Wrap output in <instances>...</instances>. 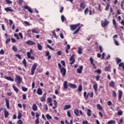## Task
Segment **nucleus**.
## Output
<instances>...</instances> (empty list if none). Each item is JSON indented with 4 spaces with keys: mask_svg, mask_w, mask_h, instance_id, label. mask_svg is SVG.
I'll list each match as a JSON object with an SVG mask.
<instances>
[{
    "mask_svg": "<svg viewBox=\"0 0 124 124\" xmlns=\"http://www.w3.org/2000/svg\"><path fill=\"white\" fill-rule=\"evenodd\" d=\"M80 23H77L76 24H72L70 25V30L71 31H75L76 29H77L73 33V34L75 35L76 33L79 32L80 30H81V27H80Z\"/></svg>",
    "mask_w": 124,
    "mask_h": 124,
    "instance_id": "nucleus-1",
    "label": "nucleus"
},
{
    "mask_svg": "<svg viewBox=\"0 0 124 124\" xmlns=\"http://www.w3.org/2000/svg\"><path fill=\"white\" fill-rule=\"evenodd\" d=\"M36 67H37V63H35L33 64L31 68V75H34V72H35V70H36Z\"/></svg>",
    "mask_w": 124,
    "mask_h": 124,
    "instance_id": "nucleus-2",
    "label": "nucleus"
},
{
    "mask_svg": "<svg viewBox=\"0 0 124 124\" xmlns=\"http://www.w3.org/2000/svg\"><path fill=\"white\" fill-rule=\"evenodd\" d=\"M31 54H32V49H31L30 52H27V58L28 59H31V60H32V61H34V60H35V58L34 56H31Z\"/></svg>",
    "mask_w": 124,
    "mask_h": 124,
    "instance_id": "nucleus-3",
    "label": "nucleus"
},
{
    "mask_svg": "<svg viewBox=\"0 0 124 124\" xmlns=\"http://www.w3.org/2000/svg\"><path fill=\"white\" fill-rule=\"evenodd\" d=\"M22 78L21 76L17 75L15 78V82L18 84V85H20L21 84V82H22Z\"/></svg>",
    "mask_w": 124,
    "mask_h": 124,
    "instance_id": "nucleus-4",
    "label": "nucleus"
},
{
    "mask_svg": "<svg viewBox=\"0 0 124 124\" xmlns=\"http://www.w3.org/2000/svg\"><path fill=\"white\" fill-rule=\"evenodd\" d=\"M109 21H108L107 19H105L104 22L103 21V20H102L101 26L102 27H103L104 28L105 27L108 26V25H109Z\"/></svg>",
    "mask_w": 124,
    "mask_h": 124,
    "instance_id": "nucleus-5",
    "label": "nucleus"
},
{
    "mask_svg": "<svg viewBox=\"0 0 124 124\" xmlns=\"http://www.w3.org/2000/svg\"><path fill=\"white\" fill-rule=\"evenodd\" d=\"M60 71L62 76L64 77V76H65V74H66V69H65V68L62 67V69H60Z\"/></svg>",
    "mask_w": 124,
    "mask_h": 124,
    "instance_id": "nucleus-6",
    "label": "nucleus"
},
{
    "mask_svg": "<svg viewBox=\"0 0 124 124\" xmlns=\"http://www.w3.org/2000/svg\"><path fill=\"white\" fill-rule=\"evenodd\" d=\"M26 44L27 45H30V46H32V45H36V43L32 41L28 40L26 42Z\"/></svg>",
    "mask_w": 124,
    "mask_h": 124,
    "instance_id": "nucleus-7",
    "label": "nucleus"
},
{
    "mask_svg": "<svg viewBox=\"0 0 124 124\" xmlns=\"http://www.w3.org/2000/svg\"><path fill=\"white\" fill-rule=\"evenodd\" d=\"M70 64H73L75 62V59H74V55H72L70 58Z\"/></svg>",
    "mask_w": 124,
    "mask_h": 124,
    "instance_id": "nucleus-8",
    "label": "nucleus"
},
{
    "mask_svg": "<svg viewBox=\"0 0 124 124\" xmlns=\"http://www.w3.org/2000/svg\"><path fill=\"white\" fill-rule=\"evenodd\" d=\"M23 8H25V9H27L28 11L30 12V13H32V10L31 8H30L28 6L24 5L23 6Z\"/></svg>",
    "mask_w": 124,
    "mask_h": 124,
    "instance_id": "nucleus-9",
    "label": "nucleus"
},
{
    "mask_svg": "<svg viewBox=\"0 0 124 124\" xmlns=\"http://www.w3.org/2000/svg\"><path fill=\"white\" fill-rule=\"evenodd\" d=\"M68 87L71 89H76L77 88V85L75 84L70 83L68 84Z\"/></svg>",
    "mask_w": 124,
    "mask_h": 124,
    "instance_id": "nucleus-10",
    "label": "nucleus"
},
{
    "mask_svg": "<svg viewBox=\"0 0 124 124\" xmlns=\"http://www.w3.org/2000/svg\"><path fill=\"white\" fill-rule=\"evenodd\" d=\"M43 93V91H42V89L41 88H39L37 90V93L39 95H42V93Z\"/></svg>",
    "mask_w": 124,
    "mask_h": 124,
    "instance_id": "nucleus-11",
    "label": "nucleus"
},
{
    "mask_svg": "<svg viewBox=\"0 0 124 124\" xmlns=\"http://www.w3.org/2000/svg\"><path fill=\"white\" fill-rule=\"evenodd\" d=\"M82 70H83V66H80L79 68L77 69V73L81 74L82 73Z\"/></svg>",
    "mask_w": 124,
    "mask_h": 124,
    "instance_id": "nucleus-12",
    "label": "nucleus"
},
{
    "mask_svg": "<svg viewBox=\"0 0 124 124\" xmlns=\"http://www.w3.org/2000/svg\"><path fill=\"white\" fill-rule=\"evenodd\" d=\"M4 79H6V80H8V81H11V82L14 81V79L10 77H4Z\"/></svg>",
    "mask_w": 124,
    "mask_h": 124,
    "instance_id": "nucleus-13",
    "label": "nucleus"
},
{
    "mask_svg": "<svg viewBox=\"0 0 124 124\" xmlns=\"http://www.w3.org/2000/svg\"><path fill=\"white\" fill-rule=\"evenodd\" d=\"M46 94H47L46 93H44L43 96L41 97V101H42V102L45 101V99H46Z\"/></svg>",
    "mask_w": 124,
    "mask_h": 124,
    "instance_id": "nucleus-14",
    "label": "nucleus"
},
{
    "mask_svg": "<svg viewBox=\"0 0 124 124\" xmlns=\"http://www.w3.org/2000/svg\"><path fill=\"white\" fill-rule=\"evenodd\" d=\"M4 117L5 118H8V116H9V112H8V111H7V110H5L4 111Z\"/></svg>",
    "mask_w": 124,
    "mask_h": 124,
    "instance_id": "nucleus-15",
    "label": "nucleus"
},
{
    "mask_svg": "<svg viewBox=\"0 0 124 124\" xmlns=\"http://www.w3.org/2000/svg\"><path fill=\"white\" fill-rule=\"evenodd\" d=\"M54 106L52 107V109L55 110V109L57 108V107H58V102H57V100H54Z\"/></svg>",
    "mask_w": 124,
    "mask_h": 124,
    "instance_id": "nucleus-16",
    "label": "nucleus"
},
{
    "mask_svg": "<svg viewBox=\"0 0 124 124\" xmlns=\"http://www.w3.org/2000/svg\"><path fill=\"white\" fill-rule=\"evenodd\" d=\"M71 108V105H65V107L63 108V110H67L68 109H70Z\"/></svg>",
    "mask_w": 124,
    "mask_h": 124,
    "instance_id": "nucleus-17",
    "label": "nucleus"
},
{
    "mask_svg": "<svg viewBox=\"0 0 124 124\" xmlns=\"http://www.w3.org/2000/svg\"><path fill=\"white\" fill-rule=\"evenodd\" d=\"M93 89L95 91V93H96V95H97V84H95L93 85Z\"/></svg>",
    "mask_w": 124,
    "mask_h": 124,
    "instance_id": "nucleus-18",
    "label": "nucleus"
},
{
    "mask_svg": "<svg viewBox=\"0 0 124 124\" xmlns=\"http://www.w3.org/2000/svg\"><path fill=\"white\" fill-rule=\"evenodd\" d=\"M4 10L6 12H13V9H10L9 7L5 8Z\"/></svg>",
    "mask_w": 124,
    "mask_h": 124,
    "instance_id": "nucleus-19",
    "label": "nucleus"
},
{
    "mask_svg": "<svg viewBox=\"0 0 124 124\" xmlns=\"http://www.w3.org/2000/svg\"><path fill=\"white\" fill-rule=\"evenodd\" d=\"M13 88L14 89V91L16 92V93H19V89L16 87V86L13 85Z\"/></svg>",
    "mask_w": 124,
    "mask_h": 124,
    "instance_id": "nucleus-20",
    "label": "nucleus"
},
{
    "mask_svg": "<svg viewBox=\"0 0 124 124\" xmlns=\"http://www.w3.org/2000/svg\"><path fill=\"white\" fill-rule=\"evenodd\" d=\"M87 114L88 117H91L92 116V110L90 109H87Z\"/></svg>",
    "mask_w": 124,
    "mask_h": 124,
    "instance_id": "nucleus-21",
    "label": "nucleus"
},
{
    "mask_svg": "<svg viewBox=\"0 0 124 124\" xmlns=\"http://www.w3.org/2000/svg\"><path fill=\"white\" fill-rule=\"evenodd\" d=\"M5 102L6 104V107L7 109H9L10 106H9V101H8V99H5Z\"/></svg>",
    "mask_w": 124,
    "mask_h": 124,
    "instance_id": "nucleus-22",
    "label": "nucleus"
},
{
    "mask_svg": "<svg viewBox=\"0 0 124 124\" xmlns=\"http://www.w3.org/2000/svg\"><path fill=\"white\" fill-rule=\"evenodd\" d=\"M78 54H79V55H82V54H83V52L82 51V47H78Z\"/></svg>",
    "mask_w": 124,
    "mask_h": 124,
    "instance_id": "nucleus-23",
    "label": "nucleus"
},
{
    "mask_svg": "<svg viewBox=\"0 0 124 124\" xmlns=\"http://www.w3.org/2000/svg\"><path fill=\"white\" fill-rule=\"evenodd\" d=\"M74 113L75 114L76 116L77 117H79L80 115L79 114V110L77 109H75L74 110Z\"/></svg>",
    "mask_w": 124,
    "mask_h": 124,
    "instance_id": "nucleus-24",
    "label": "nucleus"
},
{
    "mask_svg": "<svg viewBox=\"0 0 124 124\" xmlns=\"http://www.w3.org/2000/svg\"><path fill=\"white\" fill-rule=\"evenodd\" d=\"M63 88L65 90H66L67 88H68V86H67V81H65L63 83Z\"/></svg>",
    "mask_w": 124,
    "mask_h": 124,
    "instance_id": "nucleus-25",
    "label": "nucleus"
},
{
    "mask_svg": "<svg viewBox=\"0 0 124 124\" xmlns=\"http://www.w3.org/2000/svg\"><path fill=\"white\" fill-rule=\"evenodd\" d=\"M32 110L33 111H37V106H36V105L35 104H34L32 107Z\"/></svg>",
    "mask_w": 124,
    "mask_h": 124,
    "instance_id": "nucleus-26",
    "label": "nucleus"
},
{
    "mask_svg": "<svg viewBox=\"0 0 124 124\" xmlns=\"http://www.w3.org/2000/svg\"><path fill=\"white\" fill-rule=\"evenodd\" d=\"M80 7L82 8V9H84V8H86V4L84 2H81L80 5Z\"/></svg>",
    "mask_w": 124,
    "mask_h": 124,
    "instance_id": "nucleus-27",
    "label": "nucleus"
},
{
    "mask_svg": "<svg viewBox=\"0 0 124 124\" xmlns=\"http://www.w3.org/2000/svg\"><path fill=\"white\" fill-rule=\"evenodd\" d=\"M123 96V92L121 90L119 91V99H122Z\"/></svg>",
    "mask_w": 124,
    "mask_h": 124,
    "instance_id": "nucleus-28",
    "label": "nucleus"
},
{
    "mask_svg": "<svg viewBox=\"0 0 124 124\" xmlns=\"http://www.w3.org/2000/svg\"><path fill=\"white\" fill-rule=\"evenodd\" d=\"M46 117L47 120H52V116L50 115L49 114H46Z\"/></svg>",
    "mask_w": 124,
    "mask_h": 124,
    "instance_id": "nucleus-29",
    "label": "nucleus"
},
{
    "mask_svg": "<svg viewBox=\"0 0 124 124\" xmlns=\"http://www.w3.org/2000/svg\"><path fill=\"white\" fill-rule=\"evenodd\" d=\"M110 87L114 88L115 87V82L111 81V82L109 84Z\"/></svg>",
    "mask_w": 124,
    "mask_h": 124,
    "instance_id": "nucleus-30",
    "label": "nucleus"
},
{
    "mask_svg": "<svg viewBox=\"0 0 124 124\" xmlns=\"http://www.w3.org/2000/svg\"><path fill=\"white\" fill-rule=\"evenodd\" d=\"M93 92H92L91 93H87V96H88V97H93Z\"/></svg>",
    "mask_w": 124,
    "mask_h": 124,
    "instance_id": "nucleus-31",
    "label": "nucleus"
},
{
    "mask_svg": "<svg viewBox=\"0 0 124 124\" xmlns=\"http://www.w3.org/2000/svg\"><path fill=\"white\" fill-rule=\"evenodd\" d=\"M23 64H24L25 68H27V61L25 59H24L22 61Z\"/></svg>",
    "mask_w": 124,
    "mask_h": 124,
    "instance_id": "nucleus-32",
    "label": "nucleus"
},
{
    "mask_svg": "<svg viewBox=\"0 0 124 124\" xmlns=\"http://www.w3.org/2000/svg\"><path fill=\"white\" fill-rule=\"evenodd\" d=\"M83 95H84V97H85V99L87 100V99H88V94H87L86 92H84Z\"/></svg>",
    "mask_w": 124,
    "mask_h": 124,
    "instance_id": "nucleus-33",
    "label": "nucleus"
},
{
    "mask_svg": "<svg viewBox=\"0 0 124 124\" xmlns=\"http://www.w3.org/2000/svg\"><path fill=\"white\" fill-rule=\"evenodd\" d=\"M61 20H62V23H63V22H64V21H66V18H65V17H64V16H63V15H62L61 16Z\"/></svg>",
    "mask_w": 124,
    "mask_h": 124,
    "instance_id": "nucleus-34",
    "label": "nucleus"
},
{
    "mask_svg": "<svg viewBox=\"0 0 124 124\" xmlns=\"http://www.w3.org/2000/svg\"><path fill=\"white\" fill-rule=\"evenodd\" d=\"M52 34L53 36H54L55 38H57V39H58V37L57 36V34H56V30L53 31Z\"/></svg>",
    "mask_w": 124,
    "mask_h": 124,
    "instance_id": "nucleus-35",
    "label": "nucleus"
},
{
    "mask_svg": "<svg viewBox=\"0 0 124 124\" xmlns=\"http://www.w3.org/2000/svg\"><path fill=\"white\" fill-rule=\"evenodd\" d=\"M94 73H97V74H101V70L98 69V70L94 71Z\"/></svg>",
    "mask_w": 124,
    "mask_h": 124,
    "instance_id": "nucleus-36",
    "label": "nucleus"
},
{
    "mask_svg": "<svg viewBox=\"0 0 124 124\" xmlns=\"http://www.w3.org/2000/svg\"><path fill=\"white\" fill-rule=\"evenodd\" d=\"M12 49L14 52H17L18 51V48L15 46H13L12 47Z\"/></svg>",
    "mask_w": 124,
    "mask_h": 124,
    "instance_id": "nucleus-37",
    "label": "nucleus"
},
{
    "mask_svg": "<svg viewBox=\"0 0 124 124\" xmlns=\"http://www.w3.org/2000/svg\"><path fill=\"white\" fill-rule=\"evenodd\" d=\"M97 109H98V110H102L103 108L100 104L97 105Z\"/></svg>",
    "mask_w": 124,
    "mask_h": 124,
    "instance_id": "nucleus-38",
    "label": "nucleus"
},
{
    "mask_svg": "<svg viewBox=\"0 0 124 124\" xmlns=\"http://www.w3.org/2000/svg\"><path fill=\"white\" fill-rule=\"evenodd\" d=\"M37 47H38V49L40 51H41V50H42V46H41V45H40V44H37Z\"/></svg>",
    "mask_w": 124,
    "mask_h": 124,
    "instance_id": "nucleus-39",
    "label": "nucleus"
},
{
    "mask_svg": "<svg viewBox=\"0 0 124 124\" xmlns=\"http://www.w3.org/2000/svg\"><path fill=\"white\" fill-rule=\"evenodd\" d=\"M82 85H79L78 87V92H79L80 93H81V92H82Z\"/></svg>",
    "mask_w": 124,
    "mask_h": 124,
    "instance_id": "nucleus-40",
    "label": "nucleus"
},
{
    "mask_svg": "<svg viewBox=\"0 0 124 124\" xmlns=\"http://www.w3.org/2000/svg\"><path fill=\"white\" fill-rule=\"evenodd\" d=\"M48 48V49H50V50H51L52 51H54L55 49L54 48H53L52 47H51L50 45H47L46 46Z\"/></svg>",
    "mask_w": 124,
    "mask_h": 124,
    "instance_id": "nucleus-41",
    "label": "nucleus"
},
{
    "mask_svg": "<svg viewBox=\"0 0 124 124\" xmlns=\"http://www.w3.org/2000/svg\"><path fill=\"white\" fill-rule=\"evenodd\" d=\"M115 123H116L115 120H110L108 122V124H115Z\"/></svg>",
    "mask_w": 124,
    "mask_h": 124,
    "instance_id": "nucleus-42",
    "label": "nucleus"
},
{
    "mask_svg": "<svg viewBox=\"0 0 124 124\" xmlns=\"http://www.w3.org/2000/svg\"><path fill=\"white\" fill-rule=\"evenodd\" d=\"M119 66L120 67H122V66L123 67V70H124V62L120 63L119 64Z\"/></svg>",
    "mask_w": 124,
    "mask_h": 124,
    "instance_id": "nucleus-43",
    "label": "nucleus"
},
{
    "mask_svg": "<svg viewBox=\"0 0 124 124\" xmlns=\"http://www.w3.org/2000/svg\"><path fill=\"white\" fill-rule=\"evenodd\" d=\"M112 96H113V97H117V94L116 93V92H115L114 91H112Z\"/></svg>",
    "mask_w": 124,
    "mask_h": 124,
    "instance_id": "nucleus-44",
    "label": "nucleus"
},
{
    "mask_svg": "<svg viewBox=\"0 0 124 124\" xmlns=\"http://www.w3.org/2000/svg\"><path fill=\"white\" fill-rule=\"evenodd\" d=\"M32 32H33V33H39L38 31H37V30H36V29H33L31 30Z\"/></svg>",
    "mask_w": 124,
    "mask_h": 124,
    "instance_id": "nucleus-45",
    "label": "nucleus"
},
{
    "mask_svg": "<svg viewBox=\"0 0 124 124\" xmlns=\"http://www.w3.org/2000/svg\"><path fill=\"white\" fill-rule=\"evenodd\" d=\"M6 4H11L12 2L10 0H5Z\"/></svg>",
    "mask_w": 124,
    "mask_h": 124,
    "instance_id": "nucleus-46",
    "label": "nucleus"
},
{
    "mask_svg": "<svg viewBox=\"0 0 124 124\" xmlns=\"http://www.w3.org/2000/svg\"><path fill=\"white\" fill-rule=\"evenodd\" d=\"M96 81H99V79L100 78V76L97 75L95 77Z\"/></svg>",
    "mask_w": 124,
    "mask_h": 124,
    "instance_id": "nucleus-47",
    "label": "nucleus"
},
{
    "mask_svg": "<svg viewBox=\"0 0 124 124\" xmlns=\"http://www.w3.org/2000/svg\"><path fill=\"white\" fill-rule=\"evenodd\" d=\"M21 118H22V113L18 112V115L17 116V119H18V120H20V119H21Z\"/></svg>",
    "mask_w": 124,
    "mask_h": 124,
    "instance_id": "nucleus-48",
    "label": "nucleus"
},
{
    "mask_svg": "<svg viewBox=\"0 0 124 124\" xmlns=\"http://www.w3.org/2000/svg\"><path fill=\"white\" fill-rule=\"evenodd\" d=\"M21 89L23 92H27L28 91V88L25 87H22Z\"/></svg>",
    "mask_w": 124,
    "mask_h": 124,
    "instance_id": "nucleus-49",
    "label": "nucleus"
},
{
    "mask_svg": "<svg viewBox=\"0 0 124 124\" xmlns=\"http://www.w3.org/2000/svg\"><path fill=\"white\" fill-rule=\"evenodd\" d=\"M11 39H10V38L7 39V40L5 41V43L6 44H8V43H9V42H10Z\"/></svg>",
    "mask_w": 124,
    "mask_h": 124,
    "instance_id": "nucleus-50",
    "label": "nucleus"
},
{
    "mask_svg": "<svg viewBox=\"0 0 124 124\" xmlns=\"http://www.w3.org/2000/svg\"><path fill=\"white\" fill-rule=\"evenodd\" d=\"M23 121L21 120H19L17 121V124H23Z\"/></svg>",
    "mask_w": 124,
    "mask_h": 124,
    "instance_id": "nucleus-51",
    "label": "nucleus"
},
{
    "mask_svg": "<svg viewBox=\"0 0 124 124\" xmlns=\"http://www.w3.org/2000/svg\"><path fill=\"white\" fill-rule=\"evenodd\" d=\"M114 41L116 46H119V45H120V44H119V42H118V41H116L115 39H114Z\"/></svg>",
    "mask_w": 124,
    "mask_h": 124,
    "instance_id": "nucleus-52",
    "label": "nucleus"
},
{
    "mask_svg": "<svg viewBox=\"0 0 124 124\" xmlns=\"http://www.w3.org/2000/svg\"><path fill=\"white\" fill-rule=\"evenodd\" d=\"M47 102H48V103H51V102H52V98L51 97L47 98Z\"/></svg>",
    "mask_w": 124,
    "mask_h": 124,
    "instance_id": "nucleus-53",
    "label": "nucleus"
},
{
    "mask_svg": "<svg viewBox=\"0 0 124 124\" xmlns=\"http://www.w3.org/2000/svg\"><path fill=\"white\" fill-rule=\"evenodd\" d=\"M117 114L118 116H122L123 115V111L122 110L119 111L118 113Z\"/></svg>",
    "mask_w": 124,
    "mask_h": 124,
    "instance_id": "nucleus-54",
    "label": "nucleus"
},
{
    "mask_svg": "<svg viewBox=\"0 0 124 124\" xmlns=\"http://www.w3.org/2000/svg\"><path fill=\"white\" fill-rule=\"evenodd\" d=\"M45 56L46 57H48V56L50 55V52L48 51H46L45 53Z\"/></svg>",
    "mask_w": 124,
    "mask_h": 124,
    "instance_id": "nucleus-55",
    "label": "nucleus"
},
{
    "mask_svg": "<svg viewBox=\"0 0 124 124\" xmlns=\"http://www.w3.org/2000/svg\"><path fill=\"white\" fill-rule=\"evenodd\" d=\"M116 62H117V63H119V62H122V60H121L120 59H118V58H116Z\"/></svg>",
    "mask_w": 124,
    "mask_h": 124,
    "instance_id": "nucleus-56",
    "label": "nucleus"
},
{
    "mask_svg": "<svg viewBox=\"0 0 124 124\" xmlns=\"http://www.w3.org/2000/svg\"><path fill=\"white\" fill-rule=\"evenodd\" d=\"M22 98L24 100L27 99V95H26V94H22Z\"/></svg>",
    "mask_w": 124,
    "mask_h": 124,
    "instance_id": "nucleus-57",
    "label": "nucleus"
},
{
    "mask_svg": "<svg viewBox=\"0 0 124 124\" xmlns=\"http://www.w3.org/2000/svg\"><path fill=\"white\" fill-rule=\"evenodd\" d=\"M99 49L101 53H102L103 52V50L102 49V46H99Z\"/></svg>",
    "mask_w": 124,
    "mask_h": 124,
    "instance_id": "nucleus-58",
    "label": "nucleus"
},
{
    "mask_svg": "<svg viewBox=\"0 0 124 124\" xmlns=\"http://www.w3.org/2000/svg\"><path fill=\"white\" fill-rule=\"evenodd\" d=\"M113 24L114 25V26H115V27H116V26H117V23L116 22V20H115V19H113Z\"/></svg>",
    "mask_w": 124,
    "mask_h": 124,
    "instance_id": "nucleus-59",
    "label": "nucleus"
},
{
    "mask_svg": "<svg viewBox=\"0 0 124 124\" xmlns=\"http://www.w3.org/2000/svg\"><path fill=\"white\" fill-rule=\"evenodd\" d=\"M61 63L63 66H65V62L64 61H61Z\"/></svg>",
    "mask_w": 124,
    "mask_h": 124,
    "instance_id": "nucleus-60",
    "label": "nucleus"
},
{
    "mask_svg": "<svg viewBox=\"0 0 124 124\" xmlns=\"http://www.w3.org/2000/svg\"><path fill=\"white\" fill-rule=\"evenodd\" d=\"M16 56L17 57V58H18V59H19V60H21V55H20V54H16Z\"/></svg>",
    "mask_w": 124,
    "mask_h": 124,
    "instance_id": "nucleus-61",
    "label": "nucleus"
},
{
    "mask_svg": "<svg viewBox=\"0 0 124 124\" xmlns=\"http://www.w3.org/2000/svg\"><path fill=\"white\" fill-rule=\"evenodd\" d=\"M57 54L58 55V56H61V55H62V51L60 50V51H58L57 52Z\"/></svg>",
    "mask_w": 124,
    "mask_h": 124,
    "instance_id": "nucleus-62",
    "label": "nucleus"
},
{
    "mask_svg": "<svg viewBox=\"0 0 124 124\" xmlns=\"http://www.w3.org/2000/svg\"><path fill=\"white\" fill-rule=\"evenodd\" d=\"M108 106H111V105H112V102H111V101H108Z\"/></svg>",
    "mask_w": 124,
    "mask_h": 124,
    "instance_id": "nucleus-63",
    "label": "nucleus"
},
{
    "mask_svg": "<svg viewBox=\"0 0 124 124\" xmlns=\"http://www.w3.org/2000/svg\"><path fill=\"white\" fill-rule=\"evenodd\" d=\"M1 28L3 31H5V26H4V24H1Z\"/></svg>",
    "mask_w": 124,
    "mask_h": 124,
    "instance_id": "nucleus-64",
    "label": "nucleus"
}]
</instances>
